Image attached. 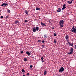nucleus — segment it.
Instances as JSON below:
<instances>
[{"mask_svg": "<svg viewBox=\"0 0 76 76\" xmlns=\"http://www.w3.org/2000/svg\"><path fill=\"white\" fill-rule=\"evenodd\" d=\"M39 30V27L38 26H36L33 28V32H35L36 31H38Z\"/></svg>", "mask_w": 76, "mask_h": 76, "instance_id": "obj_1", "label": "nucleus"}, {"mask_svg": "<svg viewBox=\"0 0 76 76\" xmlns=\"http://www.w3.org/2000/svg\"><path fill=\"white\" fill-rule=\"evenodd\" d=\"M70 31H71V32H74L75 34H76V26H73L72 28V29Z\"/></svg>", "mask_w": 76, "mask_h": 76, "instance_id": "obj_2", "label": "nucleus"}, {"mask_svg": "<svg viewBox=\"0 0 76 76\" xmlns=\"http://www.w3.org/2000/svg\"><path fill=\"white\" fill-rule=\"evenodd\" d=\"M73 48H71L69 50L70 52H69L68 54H73V53L74 51Z\"/></svg>", "mask_w": 76, "mask_h": 76, "instance_id": "obj_3", "label": "nucleus"}, {"mask_svg": "<svg viewBox=\"0 0 76 76\" xmlns=\"http://www.w3.org/2000/svg\"><path fill=\"white\" fill-rule=\"evenodd\" d=\"M64 24V20H61L59 22V25L61 27H63V24Z\"/></svg>", "mask_w": 76, "mask_h": 76, "instance_id": "obj_4", "label": "nucleus"}, {"mask_svg": "<svg viewBox=\"0 0 76 76\" xmlns=\"http://www.w3.org/2000/svg\"><path fill=\"white\" fill-rule=\"evenodd\" d=\"M64 68L63 67H61V68H60L58 71V72L60 73H62L63 71H64Z\"/></svg>", "mask_w": 76, "mask_h": 76, "instance_id": "obj_5", "label": "nucleus"}, {"mask_svg": "<svg viewBox=\"0 0 76 76\" xmlns=\"http://www.w3.org/2000/svg\"><path fill=\"white\" fill-rule=\"evenodd\" d=\"M1 6H3V7H6V6H8V4L6 3H4Z\"/></svg>", "mask_w": 76, "mask_h": 76, "instance_id": "obj_6", "label": "nucleus"}, {"mask_svg": "<svg viewBox=\"0 0 76 76\" xmlns=\"http://www.w3.org/2000/svg\"><path fill=\"white\" fill-rule=\"evenodd\" d=\"M66 4H64L63 6V8H62V9L63 10L64 9H65L66 8Z\"/></svg>", "mask_w": 76, "mask_h": 76, "instance_id": "obj_7", "label": "nucleus"}, {"mask_svg": "<svg viewBox=\"0 0 76 76\" xmlns=\"http://www.w3.org/2000/svg\"><path fill=\"white\" fill-rule=\"evenodd\" d=\"M57 12H61V9L60 8H58L57 9Z\"/></svg>", "mask_w": 76, "mask_h": 76, "instance_id": "obj_8", "label": "nucleus"}, {"mask_svg": "<svg viewBox=\"0 0 76 76\" xmlns=\"http://www.w3.org/2000/svg\"><path fill=\"white\" fill-rule=\"evenodd\" d=\"M26 54H27L28 56L31 55V53H30L28 51L26 52Z\"/></svg>", "mask_w": 76, "mask_h": 76, "instance_id": "obj_9", "label": "nucleus"}, {"mask_svg": "<svg viewBox=\"0 0 76 76\" xmlns=\"http://www.w3.org/2000/svg\"><path fill=\"white\" fill-rule=\"evenodd\" d=\"M67 2L69 4H72V1H67Z\"/></svg>", "mask_w": 76, "mask_h": 76, "instance_id": "obj_10", "label": "nucleus"}, {"mask_svg": "<svg viewBox=\"0 0 76 76\" xmlns=\"http://www.w3.org/2000/svg\"><path fill=\"white\" fill-rule=\"evenodd\" d=\"M41 24L42 25V26H46V25L45 23H42V22H41Z\"/></svg>", "mask_w": 76, "mask_h": 76, "instance_id": "obj_11", "label": "nucleus"}, {"mask_svg": "<svg viewBox=\"0 0 76 76\" xmlns=\"http://www.w3.org/2000/svg\"><path fill=\"white\" fill-rule=\"evenodd\" d=\"M69 37L68 35H66L65 37V38L66 40H67L68 39H69Z\"/></svg>", "mask_w": 76, "mask_h": 76, "instance_id": "obj_12", "label": "nucleus"}, {"mask_svg": "<svg viewBox=\"0 0 76 76\" xmlns=\"http://www.w3.org/2000/svg\"><path fill=\"white\" fill-rule=\"evenodd\" d=\"M15 24L16 25H17V24H18V23L19 21H18V20H16V21H15Z\"/></svg>", "mask_w": 76, "mask_h": 76, "instance_id": "obj_13", "label": "nucleus"}, {"mask_svg": "<svg viewBox=\"0 0 76 76\" xmlns=\"http://www.w3.org/2000/svg\"><path fill=\"white\" fill-rule=\"evenodd\" d=\"M25 13H26V14L27 15H28V13H29L28 12V11L27 10L25 11Z\"/></svg>", "mask_w": 76, "mask_h": 76, "instance_id": "obj_14", "label": "nucleus"}, {"mask_svg": "<svg viewBox=\"0 0 76 76\" xmlns=\"http://www.w3.org/2000/svg\"><path fill=\"white\" fill-rule=\"evenodd\" d=\"M47 71H45L44 72V76H45V75L46 74H47Z\"/></svg>", "mask_w": 76, "mask_h": 76, "instance_id": "obj_15", "label": "nucleus"}, {"mask_svg": "<svg viewBox=\"0 0 76 76\" xmlns=\"http://www.w3.org/2000/svg\"><path fill=\"white\" fill-rule=\"evenodd\" d=\"M36 10H40V8L38 7H36Z\"/></svg>", "mask_w": 76, "mask_h": 76, "instance_id": "obj_16", "label": "nucleus"}, {"mask_svg": "<svg viewBox=\"0 0 76 76\" xmlns=\"http://www.w3.org/2000/svg\"><path fill=\"white\" fill-rule=\"evenodd\" d=\"M22 72H23V73H25V69H22L21 70Z\"/></svg>", "mask_w": 76, "mask_h": 76, "instance_id": "obj_17", "label": "nucleus"}, {"mask_svg": "<svg viewBox=\"0 0 76 76\" xmlns=\"http://www.w3.org/2000/svg\"><path fill=\"white\" fill-rule=\"evenodd\" d=\"M70 45H71V46L72 47H73L74 45L73 43L70 44L69 45V46H70Z\"/></svg>", "mask_w": 76, "mask_h": 76, "instance_id": "obj_18", "label": "nucleus"}, {"mask_svg": "<svg viewBox=\"0 0 76 76\" xmlns=\"http://www.w3.org/2000/svg\"><path fill=\"white\" fill-rule=\"evenodd\" d=\"M7 12L8 13H10V10H7Z\"/></svg>", "mask_w": 76, "mask_h": 76, "instance_id": "obj_19", "label": "nucleus"}, {"mask_svg": "<svg viewBox=\"0 0 76 76\" xmlns=\"http://www.w3.org/2000/svg\"><path fill=\"white\" fill-rule=\"evenodd\" d=\"M24 61H27L28 60H27V59H26V58H24Z\"/></svg>", "mask_w": 76, "mask_h": 76, "instance_id": "obj_20", "label": "nucleus"}, {"mask_svg": "<svg viewBox=\"0 0 76 76\" xmlns=\"http://www.w3.org/2000/svg\"><path fill=\"white\" fill-rule=\"evenodd\" d=\"M10 18V16L9 15L6 16V18Z\"/></svg>", "mask_w": 76, "mask_h": 76, "instance_id": "obj_21", "label": "nucleus"}, {"mask_svg": "<svg viewBox=\"0 0 76 76\" xmlns=\"http://www.w3.org/2000/svg\"><path fill=\"white\" fill-rule=\"evenodd\" d=\"M44 37L45 38H47V37H46V36H45V35Z\"/></svg>", "mask_w": 76, "mask_h": 76, "instance_id": "obj_22", "label": "nucleus"}, {"mask_svg": "<svg viewBox=\"0 0 76 76\" xmlns=\"http://www.w3.org/2000/svg\"><path fill=\"white\" fill-rule=\"evenodd\" d=\"M54 36H57V34H56V33H54Z\"/></svg>", "mask_w": 76, "mask_h": 76, "instance_id": "obj_23", "label": "nucleus"}, {"mask_svg": "<svg viewBox=\"0 0 76 76\" xmlns=\"http://www.w3.org/2000/svg\"><path fill=\"white\" fill-rule=\"evenodd\" d=\"M33 67V66H32V65H31L30 66V68H32Z\"/></svg>", "mask_w": 76, "mask_h": 76, "instance_id": "obj_24", "label": "nucleus"}, {"mask_svg": "<svg viewBox=\"0 0 76 76\" xmlns=\"http://www.w3.org/2000/svg\"><path fill=\"white\" fill-rule=\"evenodd\" d=\"M42 47H45V45H42Z\"/></svg>", "mask_w": 76, "mask_h": 76, "instance_id": "obj_25", "label": "nucleus"}, {"mask_svg": "<svg viewBox=\"0 0 76 76\" xmlns=\"http://www.w3.org/2000/svg\"><path fill=\"white\" fill-rule=\"evenodd\" d=\"M54 42L55 43H56V42H57V41L56 40H54Z\"/></svg>", "mask_w": 76, "mask_h": 76, "instance_id": "obj_26", "label": "nucleus"}, {"mask_svg": "<svg viewBox=\"0 0 76 76\" xmlns=\"http://www.w3.org/2000/svg\"><path fill=\"white\" fill-rule=\"evenodd\" d=\"M42 43H44V42H45V41L44 40H43L42 41Z\"/></svg>", "mask_w": 76, "mask_h": 76, "instance_id": "obj_27", "label": "nucleus"}, {"mask_svg": "<svg viewBox=\"0 0 76 76\" xmlns=\"http://www.w3.org/2000/svg\"><path fill=\"white\" fill-rule=\"evenodd\" d=\"M68 43H69V45L70 44V42H68Z\"/></svg>", "mask_w": 76, "mask_h": 76, "instance_id": "obj_28", "label": "nucleus"}, {"mask_svg": "<svg viewBox=\"0 0 76 76\" xmlns=\"http://www.w3.org/2000/svg\"><path fill=\"white\" fill-rule=\"evenodd\" d=\"M23 53V51H20V53L21 54H22V53Z\"/></svg>", "mask_w": 76, "mask_h": 76, "instance_id": "obj_29", "label": "nucleus"}, {"mask_svg": "<svg viewBox=\"0 0 76 76\" xmlns=\"http://www.w3.org/2000/svg\"><path fill=\"white\" fill-rule=\"evenodd\" d=\"M41 59L42 60H44V58L43 57H42L41 58Z\"/></svg>", "mask_w": 76, "mask_h": 76, "instance_id": "obj_30", "label": "nucleus"}, {"mask_svg": "<svg viewBox=\"0 0 76 76\" xmlns=\"http://www.w3.org/2000/svg\"><path fill=\"white\" fill-rule=\"evenodd\" d=\"M28 20H26L25 21V22H28Z\"/></svg>", "mask_w": 76, "mask_h": 76, "instance_id": "obj_31", "label": "nucleus"}, {"mask_svg": "<svg viewBox=\"0 0 76 76\" xmlns=\"http://www.w3.org/2000/svg\"><path fill=\"white\" fill-rule=\"evenodd\" d=\"M27 76H29V73H27Z\"/></svg>", "mask_w": 76, "mask_h": 76, "instance_id": "obj_32", "label": "nucleus"}, {"mask_svg": "<svg viewBox=\"0 0 76 76\" xmlns=\"http://www.w3.org/2000/svg\"><path fill=\"white\" fill-rule=\"evenodd\" d=\"M1 19H3V16H1Z\"/></svg>", "mask_w": 76, "mask_h": 76, "instance_id": "obj_33", "label": "nucleus"}, {"mask_svg": "<svg viewBox=\"0 0 76 76\" xmlns=\"http://www.w3.org/2000/svg\"><path fill=\"white\" fill-rule=\"evenodd\" d=\"M38 42H41V40H39L38 41Z\"/></svg>", "mask_w": 76, "mask_h": 76, "instance_id": "obj_34", "label": "nucleus"}, {"mask_svg": "<svg viewBox=\"0 0 76 76\" xmlns=\"http://www.w3.org/2000/svg\"><path fill=\"white\" fill-rule=\"evenodd\" d=\"M42 63H44V60H42Z\"/></svg>", "mask_w": 76, "mask_h": 76, "instance_id": "obj_35", "label": "nucleus"}, {"mask_svg": "<svg viewBox=\"0 0 76 76\" xmlns=\"http://www.w3.org/2000/svg\"><path fill=\"white\" fill-rule=\"evenodd\" d=\"M75 49H76V45H75Z\"/></svg>", "mask_w": 76, "mask_h": 76, "instance_id": "obj_36", "label": "nucleus"}, {"mask_svg": "<svg viewBox=\"0 0 76 76\" xmlns=\"http://www.w3.org/2000/svg\"><path fill=\"white\" fill-rule=\"evenodd\" d=\"M52 29H54V28L53 27V28H52Z\"/></svg>", "mask_w": 76, "mask_h": 76, "instance_id": "obj_37", "label": "nucleus"}, {"mask_svg": "<svg viewBox=\"0 0 76 76\" xmlns=\"http://www.w3.org/2000/svg\"><path fill=\"white\" fill-rule=\"evenodd\" d=\"M23 76H25V75H23Z\"/></svg>", "mask_w": 76, "mask_h": 76, "instance_id": "obj_38", "label": "nucleus"}, {"mask_svg": "<svg viewBox=\"0 0 76 76\" xmlns=\"http://www.w3.org/2000/svg\"><path fill=\"white\" fill-rule=\"evenodd\" d=\"M49 23H51V22H50V21H49Z\"/></svg>", "mask_w": 76, "mask_h": 76, "instance_id": "obj_39", "label": "nucleus"}, {"mask_svg": "<svg viewBox=\"0 0 76 76\" xmlns=\"http://www.w3.org/2000/svg\"><path fill=\"white\" fill-rule=\"evenodd\" d=\"M67 42H69V41H68V40L67 41Z\"/></svg>", "mask_w": 76, "mask_h": 76, "instance_id": "obj_40", "label": "nucleus"}, {"mask_svg": "<svg viewBox=\"0 0 76 76\" xmlns=\"http://www.w3.org/2000/svg\"><path fill=\"white\" fill-rule=\"evenodd\" d=\"M72 1H74V0H72Z\"/></svg>", "mask_w": 76, "mask_h": 76, "instance_id": "obj_41", "label": "nucleus"}, {"mask_svg": "<svg viewBox=\"0 0 76 76\" xmlns=\"http://www.w3.org/2000/svg\"><path fill=\"white\" fill-rule=\"evenodd\" d=\"M66 44H68V43H66Z\"/></svg>", "mask_w": 76, "mask_h": 76, "instance_id": "obj_42", "label": "nucleus"}, {"mask_svg": "<svg viewBox=\"0 0 76 76\" xmlns=\"http://www.w3.org/2000/svg\"><path fill=\"white\" fill-rule=\"evenodd\" d=\"M31 53V52H30V53Z\"/></svg>", "mask_w": 76, "mask_h": 76, "instance_id": "obj_43", "label": "nucleus"}, {"mask_svg": "<svg viewBox=\"0 0 76 76\" xmlns=\"http://www.w3.org/2000/svg\"><path fill=\"white\" fill-rule=\"evenodd\" d=\"M1 1V0H0V1Z\"/></svg>", "mask_w": 76, "mask_h": 76, "instance_id": "obj_44", "label": "nucleus"}]
</instances>
